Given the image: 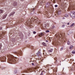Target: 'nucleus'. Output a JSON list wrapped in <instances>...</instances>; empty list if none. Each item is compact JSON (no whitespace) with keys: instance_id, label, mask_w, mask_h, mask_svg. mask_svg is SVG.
<instances>
[{"instance_id":"obj_1","label":"nucleus","mask_w":75,"mask_h":75,"mask_svg":"<svg viewBox=\"0 0 75 75\" xmlns=\"http://www.w3.org/2000/svg\"><path fill=\"white\" fill-rule=\"evenodd\" d=\"M7 57L8 58V61L9 64H11L12 62H16V59H15L16 57H14L13 56L10 54L7 55Z\"/></svg>"},{"instance_id":"obj_2","label":"nucleus","mask_w":75,"mask_h":75,"mask_svg":"<svg viewBox=\"0 0 75 75\" xmlns=\"http://www.w3.org/2000/svg\"><path fill=\"white\" fill-rule=\"evenodd\" d=\"M55 36L56 37V38H58V39H60L61 37H62V38L64 37V36L63 35L59 33L56 34Z\"/></svg>"},{"instance_id":"obj_3","label":"nucleus","mask_w":75,"mask_h":75,"mask_svg":"<svg viewBox=\"0 0 75 75\" xmlns=\"http://www.w3.org/2000/svg\"><path fill=\"white\" fill-rule=\"evenodd\" d=\"M6 58V57L5 56H3L0 58V60L1 61V62H5Z\"/></svg>"},{"instance_id":"obj_4","label":"nucleus","mask_w":75,"mask_h":75,"mask_svg":"<svg viewBox=\"0 0 75 75\" xmlns=\"http://www.w3.org/2000/svg\"><path fill=\"white\" fill-rule=\"evenodd\" d=\"M70 16L72 18H75V12L74 11L71 12Z\"/></svg>"},{"instance_id":"obj_5","label":"nucleus","mask_w":75,"mask_h":75,"mask_svg":"<svg viewBox=\"0 0 75 75\" xmlns=\"http://www.w3.org/2000/svg\"><path fill=\"white\" fill-rule=\"evenodd\" d=\"M25 73H28L29 72H31V69H27L24 71Z\"/></svg>"},{"instance_id":"obj_6","label":"nucleus","mask_w":75,"mask_h":75,"mask_svg":"<svg viewBox=\"0 0 75 75\" xmlns=\"http://www.w3.org/2000/svg\"><path fill=\"white\" fill-rule=\"evenodd\" d=\"M51 6V3L50 2H47L46 4V7L47 8H48Z\"/></svg>"},{"instance_id":"obj_7","label":"nucleus","mask_w":75,"mask_h":75,"mask_svg":"<svg viewBox=\"0 0 75 75\" xmlns=\"http://www.w3.org/2000/svg\"><path fill=\"white\" fill-rule=\"evenodd\" d=\"M61 14V11L60 10L58 11L57 14H58V15H60Z\"/></svg>"},{"instance_id":"obj_8","label":"nucleus","mask_w":75,"mask_h":75,"mask_svg":"<svg viewBox=\"0 0 75 75\" xmlns=\"http://www.w3.org/2000/svg\"><path fill=\"white\" fill-rule=\"evenodd\" d=\"M16 54L18 55H19V56H20V55H22V53H21V52H20L17 53Z\"/></svg>"},{"instance_id":"obj_9","label":"nucleus","mask_w":75,"mask_h":75,"mask_svg":"<svg viewBox=\"0 0 75 75\" xmlns=\"http://www.w3.org/2000/svg\"><path fill=\"white\" fill-rule=\"evenodd\" d=\"M2 47V45L1 43H0V51H1V52H3V51L1 50V47Z\"/></svg>"},{"instance_id":"obj_10","label":"nucleus","mask_w":75,"mask_h":75,"mask_svg":"<svg viewBox=\"0 0 75 75\" xmlns=\"http://www.w3.org/2000/svg\"><path fill=\"white\" fill-rule=\"evenodd\" d=\"M39 37H41V36H43L44 35V34L42 33H40L39 35H38Z\"/></svg>"},{"instance_id":"obj_11","label":"nucleus","mask_w":75,"mask_h":75,"mask_svg":"<svg viewBox=\"0 0 75 75\" xmlns=\"http://www.w3.org/2000/svg\"><path fill=\"white\" fill-rule=\"evenodd\" d=\"M3 35H4V34L3 33H0V39Z\"/></svg>"},{"instance_id":"obj_12","label":"nucleus","mask_w":75,"mask_h":75,"mask_svg":"<svg viewBox=\"0 0 75 75\" xmlns=\"http://www.w3.org/2000/svg\"><path fill=\"white\" fill-rule=\"evenodd\" d=\"M7 15V14H6L4 16L2 17L3 19H4V18H5L6 17Z\"/></svg>"},{"instance_id":"obj_13","label":"nucleus","mask_w":75,"mask_h":75,"mask_svg":"<svg viewBox=\"0 0 75 75\" xmlns=\"http://www.w3.org/2000/svg\"><path fill=\"white\" fill-rule=\"evenodd\" d=\"M17 5V3L16 2H14L13 3V6H16Z\"/></svg>"},{"instance_id":"obj_14","label":"nucleus","mask_w":75,"mask_h":75,"mask_svg":"<svg viewBox=\"0 0 75 75\" xmlns=\"http://www.w3.org/2000/svg\"><path fill=\"white\" fill-rule=\"evenodd\" d=\"M64 16L65 17H68L69 16V15L68 14H65Z\"/></svg>"},{"instance_id":"obj_15","label":"nucleus","mask_w":75,"mask_h":75,"mask_svg":"<svg viewBox=\"0 0 75 75\" xmlns=\"http://www.w3.org/2000/svg\"><path fill=\"white\" fill-rule=\"evenodd\" d=\"M62 5H63L64 6H65V4H66V3L64 1H63L62 3Z\"/></svg>"},{"instance_id":"obj_16","label":"nucleus","mask_w":75,"mask_h":75,"mask_svg":"<svg viewBox=\"0 0 75 75\" xmlns=\"http://www.w3.org/2000/svg\"><path fill=\"white\" fill-rule=\"evenodd\" d=\"M14 13H15V12H12V13L9 15V16H13V14H14Z\"/></svg>"},{"instance_id":"obj_17","label":"nucleus","mask_w":75,"mask_h":75,"mask_svg":"<svg viewBox=\"0 0 75 75\" xmlns=\"http://www.w3.org/2000/svg\"><path fill=\"white\" fill-rule=\"evenodd\" d=\"M74 25H75V24L74 23H73L71 24V25H70V27H73V26H74Z\"/></svg>"},{"instance_id":"obj_18","label":"nucleus","mask_w":75,"mask_h":75,"mask_svg":"<svg viewBox=\"0 0 75 75\" xmlns=\"http://www.w3.org/2000/svg\"><path fill=\"white\" fill-rule=\"evenodd\" d=\"M3 12H4V11H3V10L0 9V14L3 13Z\"/></svg>"},{"instance_id":"obj_19","label":"nucleus","mask_w":75,"mask_h":75,"mask_svg":"<svg viewBox=\"0 0 75 75\" xmlns=\"http://www.w3.org/2000/svg\"><path fill=\"white\" fill-rule=\"evenodd\" d=\"M53 51L52 49H51V50H48L49 52H52V51Z\"/></svg>"},{"instance_id":"obj_20","label":"nucleus","mask_w":75,"mask_h":75,"mask_svg":"<svg viewBox=\"0 0 75 75\" xmlns=\"http://www.w3.org/2000/svg\"><path fill=\"white\" fill-rule=\"evenodd\" d=\"M73 48H74V46H71L70 47L69 49L70 50H72Z\"/></svg>"},{"instance_id":"obj_21","label":"nucleus","mask_w":75,"mask_h":75,"mask_svg":"<svg viewBox=\"0 0 75 75\" xmlns=\"http://www.w3.org/2000/svg\"><path fill=\"white\" fill-rule=\"evenodd\" d=\"M42 45H44V46H46V44L44 42L42 43Z\"/></svg>"},{"instance_id":"obj_22","label":"nucleus","mask_w":75,"mask_h":75,"mask_svg":"<svg viewBox=\"0 0 75 75\" xmlns=\"http://www.w3.org/2000/svg\"><path fill=\"white\" fill-rule=\"evenodd\" d=\"M55 60V63H56V64H57V60H56V59H57V58H54Z\"/></svg>"},{"instance_id":"obj_23","label":"nucleus","mask_w":75,"mask_h":75,"mask_svg":"<svg viewBox=\"0 0 75 75\" xmlns=\"http://www.w3.org/2000/svg\"><path fill=\"white\" fill-rule=\"evenodd\" d=\"M71 53L72 54H75V50H74L71 52Z\"/></svg>"},{"instance_id":"obj_24","label":"nucleus","mask_w":75,"mask_h":75,"mask_svg":"<svg viewBox=\"0 0 75 75\" xmlns=\"http://www.w3.org/2000/svg\"><path fill=\"white\" fill-rule=\"evenodd\" d=\"M59 43V42L58 41H56V44H58Z\"/></svg>"},{"instance_id":"obj_25","label":"nucleus","mask_w":75,"mask_h":75,"mask_svg":"<svg viewBox=\"0 0 75 75\" xmlns=\"http://www.w3.org/2000/svg\"><path fill=\"white\" fill-rule=\"evenodd\" d=\"M67 44H68V45H70V42H69L68 41L67 42Z\"/></svg>"},{"instance_id":"obj_26","label":"nucleus","mask_w":75,"mask_h":75,"mask_svg":"<svg viewBox=\"0 0 75 75\" xmlns=\"http://www.w3.org/2000/svg\"><path fill=\"white\" fill-rule=\"evenodd\" d=\"M33 33L34 34H36V32L33 31Z\"/></svg>"},{"instance_id":"obj_27","label":"nucleus","mask_w":75,"mask_h":75,"mask_svg":"<svg viewBox=\"0 0 75 75\" xmlns=\"http://www.w3.org/2000/svg\"><path fill=\"white\" fill-rule=\"evenodd\" d=\"M49 32H50V31L48 30H46V33H49Z\"/></svg>"},{"instance_id":"obj_28","label":"nucleus","mask_w":75,"mask_h":75,"mask_svg":"<svg viewBox=\"0 0 75 75\" xmlns=\"http://www.w3.org/2000/svg\"><path fill=\"white\" fill-rule=\"evenodd\" d=\"M38 54H40V52L38 51Z\"/></svg>"},{"instance_id":"obj_29","label":"nucleus","mask_w":75,"mask_h":75,"mask_svg":"<svg viewBox=\"0 0 75 75\" xmlns=\"http://www.w3.org/2000/svg\"><path fill=\"white\" fill-rule=\"evenodd\" d=\"M64 27H65V25H62V27H63V28H64Z\"/></svg>"},{"instance_id":"obj_30","label":"nucleus","mask_w":75,"mask_h":75,"mask_svg":"<svg viewBox=\"0 0 75 75\" xmlns=\"http://www.w3.org/2000/svg\"><path fill=\"white\" fill-rule=\"evenodd\" d=\"M55 7H58V5H55Z\"/></svg>"},{"instance_id":"obj_31","label":"nucleus","mask_w":75,"mask_h":75,"mask_svg":"<svg viewBox=\"0 0 75 75\" xmlns=\"http://www.w3.org/2000/svg\"><path fill=\"white\" fill-rule=\"evenodd\" d=\"M63 50V48H62L61 49V51H62V50Z\"/></svg>"},{"instance_id":"obj_32","label":"nucleus","mask_w":75,"mask_h":75,"mask_svg":"<svg viewBox=\"0 0 75 75\" xmlns=\"http://www.w3.org/2000/svg\"><path fill=\"white\" fill-rule=\"evenodd\" d=\"M67 25H69V23H67Z\"/></svg>"},{"instance_id":"obj_33","label":"nucleus","mask_w":75,"mask_h":75,"mask_svg":"<svg viewBox=\"0 0 75 75\" xmlns=\"http://www.w3.org/2000/svg\"><path fill=\"white\" fill-rule=\"evenodd\" d=\"M0 30H2V27H0Z\"/></svg>"},{"instance_id":"obj_34","label":"nucleus","mask_w":75,"mask_h":75,"mask_svg":"<svg viewBox=\"0 0 75 75\" xmlns=\"http://www.w3.org/2000/svg\"><path fill=\"white\" fill-rule=\"evenodd\" d=\"M32 65H34V63H32Z\"/></svg>"},{"instance_id":"obj_35","label":"nucleus","mask_w":75,"mask_h":75,"mask_svg":"<svg viewBox=\"0 0 75 75\" xmlns=\"http://www.w3.org/2000/svg\"><path fill=\"white\" fill-rule=\"evenodd\" d=\"M43 3V1H42L41 2H40V3Z\"/></svg>"},{"instance_id":"obj_36","label":"nucleus","mask_w":75,"mask_h":75,"mask_svg":"<svg viewBox=\"0 0 75 75\" xmlns=\"http://www.w3.org/2000/svg\"><path fill=\"white\" fill-rule=\"evenodd\" d=\"M45 27H46V24H45L44 26Z\"/></svg>"},{"instance_id":"obj_37","label":"nucleus","mask_w":75,"mask_h":75,"mask_svg":"<svg viewBox=\"0 0 75 75\" xmlns=\"http://www.w3.org/2000/svg\"><path fill=\"white\" fill-rule=\"evenodd\" d=\"M46 42H48V40H46Z\"/></svg>"},{"instance_id":"obj_38","label":"nucleus","mask_w":75,"mask_h":75,"mask_svg":"<svg viewBox=\"0 0 75 75\" xmlns=\"http://www.w3.org/2000/svg\"><path fill=\"white\" fill-rule=\"evenodd\" d=\"M41 27H43V26H42V25H41Z\"/></svg>"},{"instance_id":"obj_39","label":"nucleus","mask_w":75,"mask_h":75,"mask_svg":"<svg viewBox=\"0 0 75 75\" xmlns=\"http://www.w3.org/2000/svg\"><path fill=\"white\" fill-rule=\"evenodd\" d=\"M32 10L33 11H34V8Z\"/></svg>"},{"instance_id":"obj_40","label":"nucleus","mask_w":75,"mask_h":75,"mask_svg":"<svg viewBox=\"0 0 75 75\" xmlns=\"http://www.w3.org/2000/svg\"><path fill=\"white\" fill-rule=\"evenodd\" d=\"M40 75H42V73L40 74Z\"/></svg>"},{"instance_id":"obj_41","label":"nucleus","mask_w":75,"mask_h":75,"mask_svg":"<svg viewBox=\"0 0 75 75\" xmlns=\"http://www.w3.org/2000/svg\"><path fill=\"white\" fill-rule=\"evenodd\" d=\"M24 21V20H22V21Z\"/></svg>"},{"instance_id":"obj_42","label":"nucleus","mask_w":75,"mask_h":75,"mask_svg":"<svg viewBox=\"0 0 75 75\" xmlns=\"http://www.w3.org/2000/svg\"><path fill=\"white\" fill-rule=\"evenodd\" d=\"M63 19H65V18H63Z\"/></svg>"},{"instance_id":"obj_43","label":"nucleus","mask_w":75,"mask_h":75,"mask_svg":"<svg viewBox=\"0 0 75 75\" xmlns=\"http://www.w3.org/2000/svg\"><path fill=\"white\" fill-rule=\"evenodd\" d=\"M53 28H54V27H53Z\"/></svg>"},{"instance_id":"obj_44","label":"nucleus","mask_w":75,"mask_h":75,"mask_svg":"<svg viewBox=\"0 0 75 75\" xmlns=\"http://www.w3.org/2000/svg\"><path fill=\"white\" fill-rule=\"evenodd\" d=\"M64 42H65V41H64Z\"/></svg>"},{"instance_id":"obj_45","label":"nucleus","mask_w":75,"mask_h":75,"mask_svg":"<svg viewBox=\"0 0 75 75\" xmlns=\"http://www.w3.org/2000/svg\"><path fill=\"white\" fill-rule=\"evenodd\" d=\"M33 13V12H32V14H33V13Z\"/></svg>"},{"instance_id":"obj_46","label":"nucleus","mask_w":75,"mask_h":75,"mask_svg":"<svg viewBox=\"0 0 75 75\" xmlns=\"http://www.w3.org/2000/svg\"><path fill=\"white\" fill-rule=\"evenodd\" d=\"M56 15H57V14H56Z\"/></svg>"},{"instance_id":"obj_47","label":"nucleus","mask_w":75,"mask_h":75,"mask_svg":"<svg viewBox=\"0 0 75 75\" xmlns=\"http://www.w3.org/2000/svg\"><path fill=\"white\" fill-rule=\"evenodd\" d=\"M35 38H36V36H35Z\"/></svg>"}]
</instances>
